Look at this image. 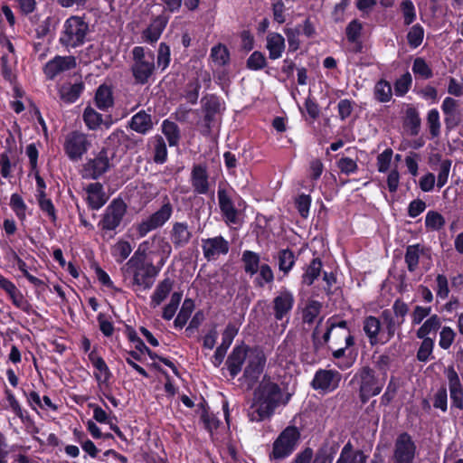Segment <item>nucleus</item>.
<instances>
[{"label":"nucleus","instance_id":"1","mask_svg":"<svg viewBox=\"0 0 463 463\" xmlns=\"http://www.w3.org/2000/svg\"><path fill=\"white\" fill-rule=\"evenodd\" d=\"M254 395V402L249 411V417L252 421H260L270 417L280 403L286 404L290 399L289 393L283 399L279 386L271 382H262Z\"/></svg>","mask_w":463,"mask_h":463},{"label":"nucleus","instance_id":"2","mask_svg":"<svg viewBox=\"0 0 463 463\" xmlns=\"http://www.w3.org/2000/svg\"><path fill=\"white\" fill-rule=\"evenodd\" d=\"M120 270L124 281H129L133 287L147 290L154 285L160 268L146 261L145 251L138 249Z\"/></svg>","mask_w":463,"mask_h":463},{"label":"nucleus","instance_id":"3","mask_svg":"<svg viewBox=\"0 0 463 463\" xmlns=\"http://www.w3.org/2000/svg\"><path fill=\"white\" fill-rule=\"evenodd\" d=\"M89 33V24L84 17L71 15L62 25L59 43L67 50L74 49L84 44Z\"/></svg>","mask_w":463,"mask_h":463},{"label":"nucleus","instance_id":"4","mask_svg":"<svg viewBox=\"0 0 463 463\" xmlns=\"http://www.w3.org/2000/svg\"><path fill=\"white\" fill-rule=\"evenodd\" d=\"M132 56L131 71L135 82L145 85L149 81L156 69L154 54L146 55L143 47L136 46L132 50Z\"/></svg>","mask_w":463,"mask_h":463},{"label":"nucleus","instance_id":"5","mask_svg":"<svg viewBox=\"0 0 463 463\" xmlns=\"http://www.w3.org/2000/svg\"><path fill=\"white\" fill-rule=\"evenodd\" d=\"M359 384V398L362 403H366L373 396L378 395L385 383L383 378L375 375L374 370L369 366L362 367L355 374Z\"/></svg>","mask_w":463,"mask_h":463},{"label":"nucleus","instance_id":"6","mask_svg":"<svg viewBox=\"0 0 463 463\" xmlns=\"http://www.w3.org/2000/svg\"><path fill=\"white\" fill-rule=\"evenodd\" d=\"M90 146L91 142L87 134L74 130L66 135L63 149L71 161L77 162L81 160Z\"/></svg>","mask_w":463,"mask_h":463},{"label":"nucleus","instance_id":"7","mask_svg":"<svg viewBox=\"0 0 463 463\" xmlns=\"http://www.w3.org/2000/svg\"><path fill=\"white\" fill-rule=\"evenodd\" d=\"M299 436L297 427H287L274 441L270 458L281 459L290 455L297 446Z\"/></svg>","mask_w":463,"mask_h":463},{"label":"nucleus","instance_id":"8","mask_svg":"<svg viewBox=\"0 0 463 463\" xmlns=\"http://www.w3.org/2000/svg\"><path fill=\"white\" fill-rule=\"evenodd\" d=\"M173 205L165 198L162 206L154 213L144 219L137 227L140 237L146 236L148 232L162 227L172 216Z\"/></svg>","mask_w":463,"mask_h":463},{"label":"nucleus","instance_id":"9","mask_svg":"<svg viewBox=\"0 0 463 463\" xmlns=\"http://www.w3.org/2000/svg\"><path fill=\"white\" fill-rule=\"evenodd\" d=\"M336 329L333 332L332 345L336 347L333 352V356L339 359L345 356V350L354 345V337L351 334L345 320L335 321Z\"/></svg>","mask_w":463,"mask_h":463},{"label":"nucleus","instance_id":"10","mask_svg":"<svg viewBox=\"0 0 463 463\" xmlns=\"http://www.w3.org/2000/svg\"><path fill=\"white\" fill-rule=\"evenodd\" d=\"M110 163L108 156V150L102 148L98 155L89 159L82 166V177L85 179L97 180L109 171Z\"/></svg>","mask_w":463,"mask_h":463},{"label":"nucleus","instance_id":"11","mask_svg":"<svg viewBox=\"0 0 463 463\" xmlns=\"http://www.w3.org/2000/svg\"><path fill=\"white\" fill-rule=\"evenodd\" d=\"M416 445L407 432L401 433L394 443L393 459L395 463H413Z\"/></svg>","mask_w":463,"mask_h":463},{"label":"nucleus","instance_id":"12","mask_svg":"<svg viewBox=\"0 0 463 463\" xmlns=\"http://www.w3.org/2000/svg\"><path fill=\"white\" fill-rule=\"evenodd\" d=\"M126 212L127 204L121 199L113 200L106 208L105 213L99 222V226L106 231L115 230L121 223Z\"/></svg>","mask_w":463,"mask_h":463},{"label":"nucleus","instance_id":"13","mask_svg":"<svg viewBox=\"0 0 463 463\" xmlns=\"http://www.w3.org/2000/svg\"><path fill=\"white\" fill-rule=\"evenodd\" d=\"M76 66L77 61L74 56L57 55L44 65L43 72L49 80H53L56 76L75 69Z\"/></svg>","mask_w":463,"mask_h":463},{"label":"nucleus","instance_id":"14","mask_svg":"<svg viewBox=\"0 0 463 463\" xmlns=\"http://www.w3.org/2000/svg\"><path fill=\"white\" fill-rule=\"evenodd\" d=\"M217 195L219 207L225 223L228 225L238 224L240 222L239 211L228 192L224 188L219 187Z\"/></svg>","mask_w":463,"mask_h":463},{"label":"nucleus","instance_id":"15","mask_svg":"<svg viewBox=\"0 0 463 463\" xmlns=\"http://www.w3.org/2000/svg\"><path fill=\"white\" fill-rule=\"evenodd\" d=\"M340 373L332 370H318L311 383L315 390L331 392L337 388L340 382Z\"/></svg>","mask_w":463,"mask_h":463},{"label":"nucleus","instance_id":"16","mask_svg":"<svg viewBox=\"0 0 463 463\" xmlns=\"http://www.w3.org/2000/svg\"><path fill=\"white\" fill-rule=\"evenodd\" d=\"M294 301L293 294L289 290L282 288L272 301L275 318L281 320L288 315L293 308Z\"/></svg>","mask_w":463,"mask_h":463},{"label":"nucleus","instance_id":"17","mask_svg":"<svg viewBox=\"0 0 463 463\" xmlns=\"http://www.w3.org/2000/svg\"><path fill=\"white\" fill-rule=\"evenodd\" d=\"M203 251L206 260H216L221 254L229 251V242L222 236L203 240Z\"/></svg>","mask_w":463,"mask_h":463},{"label":"nucleus","instance_id":"18","mask_svg":"<svg viewBox=\"0 0 463 463\" xmlns=\"http://www.w3.org/2000/svg\"><path fill=\"white\" fill-rule=\"evenodd\" d=\"M0 288L9 295L14 305L17 307L28 314L33 310L32 305L24 298L13 282L0 277Z\"/></svg>","mask_w":463,"mask_h":463},{"label":"nucleus","instance_id":"19","mask_svg":"<svg viewBox=\"0 0 463 463\" xmlns=\"http://www.w3.org/2000/svg\"><path fill=\"white\" fill-rule=\"evenodd\" d=\"M447 377L452 405L463 410V388L457 372L452 367L449 368Z\"/></svg>","mask_w":463,"mask_h":463},{"label":"nucleus","instance_id":"20","mask_svg":"<svg viewBox=\"0 0 463 463\" xmlns=\"http://www.w3.org/2000/svg\"><path fill=\"white\" fill-rule=\"evenodd\" d=\"M209 176L207 170L202 165H194L191 172V184L194 192L198 194H206L209 191Z\"/></svg>","mask_w":463,"mask_h":463},{"label":"nucleus","instance_id":"21","mask_svg":"<svg viewBox=\"0 0 463 463\" xmlns=\"http://www.w3.org/2000/svg\"><path fill=\"white\" fill-rule=\"evenodd\" d=\"M128 127L140 135H146L153 129L154 123L150 114L140 110L132 116Z\"/></svg>","mask_w":463,"mask_h":463},{"label":"nucleus","instance_id":"22","mask_svg":"<svg viewBox=\"0 0 463 463\" xmlns=\"http://www.w3.org/2000/svg\"><path fill=\"white\" fill-rule=\"evenodd\" d=\"M192 232L186 222H176L170 232V239L175 248H181L189 243Z\"/></svg>","mask_w":463,"mask_h":463},{"label":"nucleus","instance_id":"23","mask_svg":"<svg viewBox=\"0 0 463 463\" xmlns=\"http://www.w3.org/2000/svg\"><path fill=\"white\" fill-rule=\"evenodd\" d=\"M236 334V328L232 325H228L222 334V343L217 347L213 357V364L215 367H218L222 363L226 352Z\"/></svg>","mask_w":463,"mask_h":463},{"label":"nucleus","instance_id":"24","mask_svg":"<svg viewBox=\"0 0 463 463\" xmlns=\"http://www.w3.org/2000/svg\"><path fill=\"white\" fill-rule=\"evenodd\" d=\"M246 357L247 348L242 345L236 346L228 356L226 365L232 377H235L241 372Z\"/></svg>","mask_w":463,"mask_h":463},{"label":"nucleus","instance_id":"25","mask_svg":"<svg viewBox=\"0 0 463 463\" xmlns=\"http://www.w3.org/2000/svg\"><path fill=\"white\" fill-rule=\"evenodd\" d=\"M264 364L265 358L262 354H257L253 356H250L243 376L252 383H255L261 374Z\"/></svg>","mask_w":463,"mask_h":463},{"label":"nucleus","instance_id":"26","mask_svg":"<svg viewBox=\"0 0 463 463\" xmlns=\"http://www.w3.org/2000/svg\"><path fill=\"white\" fill-rule=\"evenodd\" d=\"M269 51V57L271 60H276L281 57L285 50V39L278 33H270L267 36V45Z\"/></svg>","mask_w":463,"mask_h":463},{"label":"nucleus","instance_id":"27","mask_svg":"<svg viewBox=\"0 0 463 463\" xmlns=\"http://www.w3.org/2000/svg\"><path fill=\"white\" fill-rule=\"evenodd\" d=\"M166 26V20L162 16H157L153 22L149 24V26L143 32L142 37L147 42L154 43H156L161 36L164 29Z\"/></svg>","mask_w":463,"mask_h":463},{"label":"nucleus","instance_id":"28","mask_svg":"<svg viewBox=\"0 0 463 463\" xmlns=\"http://www.w3.org/2000/svg\"><path fill=\"white\" fill-rule=\"evenodd\" d=\"M363 330L369 339L371 345L379 343V333L381 330V320L373 316L366 317L363 322Z\"/></svg>","mask_w":463,"mask_h":463},{"label":"nucleus","instance_id":"29","mask_svg":"<svg viewBox=\"0 0 463 463\" xmlns=\"http://www.w3.org/2000/svg\"><path fill=\"white\" fill-rule=\"evenodd\" d=\"M86 191L88 193V201L92 209H99L104 205L106 200L103 196V186L100 183L90 184Z\"/></svg>","mask_w":463,"mask_h":463},{"label":"nucleus","instance_id":"30","mask_svg":"<svg viewBox=\"0 0 463 463\" xmlns=\"http://www.w3.org/2000/svg\"><path fill=\"white\" fill-rule=\"evenodd\" d=\"M148 144L153 146L154 162L160 165L164 164L167 159V148L163 137L156 135L149 140Z\"/></svg>","mask_w":463,"mask_h":463},{"label":"nucleus","instance_id":"31","mask_svg":"<svg viewBox=\"0 0 463 463\" xmlns=\"http://www.w3.org/2000/svg\"><path fill=\"white\" fill-rule=\"evenodd\" d=\"M173 285L174 281L169 278H165L156 286L151 297V303L154 307L160 305L166 298L172 290Z\"/></svg>","mask_w":463,"mask_h":463},{"label":"nucleus","instance_id":"32","mask_svg":"<svg viewBox=\"0 0 463 463\" xmlns=\"http://www.w3.org/2000/svg\"><path fill=\"white\" fill-rule=\"evenodd\" d=\"M366 456L363 451H352L350 443H347L342 449L336 463H365Z\"/></svg>","mask_w":463,"mask_h":463},{"label":"nucleus","instance_id":"33","mask_svg":"<svg viewBox=\"0 0 463 463\" xmlns=\"http://www.w3.org/2000/svg\"><path fill=\"white\" fill-rule=\"evenodd\" d=\"M90 360L93 366L99 371V373H95L96 380L99 383H107L111 377V373L103 358L91 353L90 354Z\"/></svg>","mask_w":463,"mask_h":463},{"label":"nucleus","instance_id":"34","mask_svg":"<svg viewBox=\"0 0 463 463\" xmlns=\"http://www.w3.org/2000/svg\"><path fill=\"white\" fill-rule=\"evenodd\" d=\"M441 326L440 317L434 314L430 316L417 330L416 335L418 338L429 337L430 333H436Z\"/></svg>","mask_w":463,"mask_h":463},{"label":"nucleus","instance_id":"35","mask_svg":"<svg viewBox=\"0 0 463 463\" xmlns=\"http://www.w3.org/2000/svg\"><path fill=\"white\" fill-rule=\"evenodd\" d=\"M162 132L165 136L170 146H175L180 141L179 127L173 121L165 119L162 123Z\"/></svg>","mask_w":463,"mask_h":463},{"label":"nucleus","instance_id":"36","mask_svg":"<svg viewBox=\"0 0 463 463\" xmlns=\"http://www.w3.org/2000/svg\"><path fill=\"white\" fill-rule=\"evenodd\" d=\"M241 260L244 263V270L250 276L256 274L260 268V257L258 253L251 250H245L242 253Z\"/></svg>","mask_w":463,"mask_h":463},{"label":"nucleus","instance_id":"37","mask_svg":"<svg viewBox=\"0 0 463 463\" xmlns=\"http://www.w3.org/2000/svg\"><path fill=\"white\" fill-rule=\"evenodd\" d=\"M95 101L99 109L104 110L110 108L113 105L111 90L106 85L99 86L96 92Z\"/></svg>","mask_w":463,"mask_h":463},{"label":"nucleus","instance_id":"38","mask_svg":"<svg viewBox=\"0 0 463 463\" xmlns=\"http://www.w3.org/2000/svg\"><path fill=\"white\" fill-rule=\"evenodd\" d=\"M422 248L420 244L409 245L406 248L404 259L410 272L415 271L418 268L420 254Z\"/></svg>","mask_w":463,"mask_h":463},{"label":"nucleus","instance_id":"39","mask_svg":"<svg viewBox=\"0 0 463 463\" xmlns=\"http://www.w3.org/2000/svg\"><path fill=\"white\" fill-rule=\"evenodd\" d=\"M322 262L318 258L313 259L302 276V282L307 286L314 283L321 273Z\"/></svg>","mask_w":463,"mask_h":463},{"label":"nucleus","instance_id":"40","mask_svg":"<svg viewBox=\"0 0 463 463\" xmlns=\"http://www.w3.org/2000/svg\"><path fill=\"white\" fill-rule=\"evenodd\" d=\"M83 90L82 83L63 85L60 90L61 99L65 102H74Z\"/></svg>","mask_w":463,"mask_h":463},{"label":"nucleus","instance_id":"41","mask_svg":"<svg viewBox=\"0 0 463 463\" xmlns=\"http://www.w3.org/2000/svg\"><path fill=\"white\" fill-rule=\"evenodd\" d=\"M381 318L383 319V323L385 326L387 334L386 340L384 341V343H386L393 337L396 329L402 325L403 320L401 322H396L392 314L388 309H385L382 312Z\"/></svg>","mask_w":463,"mask_h":463},{"label":"nucleus","instance_id":"42","mask_svg":"<svg viewBox=\"0 0 463 463\" xmlns=\"http://www.w3.org/2000/svg\"><path fill=\"white\" fill-rule=\"evenodd\" d=\"M194 309V303L191 298L184 299L182 307L175 319V326L182 328L187 323Z\"/></svg>","mask_w":463,"mask_h":463},{"label":"nucleus","instance_id":"43","mask_svg":"<svg viewBox=\"0 0 463 463\" xmlns=\"http://www.w3.org/2000/svg\"><path fill=\"white\" fill-rule=\"evenodd\" d=\"M5 142L8 145V149L0 155V171L2 176L7 178L10 176L11 172V163L8 154L12 152V145H14V137L10 134Z\"/></svg>","mask_w":463,"mask_h":463},{"label":"nucleus","instance_id":"44","mask_svg":"<svg viewBox=\"0 0 463 463\" xmlns=\"http://www.w3.org/2000/svg\"><path fill=\"white\" fill-rule=\"evenodd\" d=\"M83 120L90 130H96L103 121L102 115L90 107L84 109Z\"/></svg>","mask_w":463,"mask_h":463},{"label":"nucleus","instance_id":"45","mask_svg":"<svg viewBox=\"0 0 463 463\" xmlns=\"http://www.w3.org/2000/svg\"><path fill=\"white\" fill-rule=\"evenodd\" d=\"M374 95L378 101L387 102L392 98L391 84L383 80L378 81L374 87Z\"/></svg>","mask_w":463,"mask_h":463},{"label":"nucleus","instance_id":"46","mask_svg":"<svg viewBox=\"0 0 463 463\" xmlns=\"http://www.w3.org/2000/svg\"><path fill=\"white\" fill-rule=\"evenodd\" d=\"M295 263L294 253L288 250H282L279 252V269L287 274Z\"/></svg>","mask_w":463,"mask_h":463},{"label":"nucleus","instance_id":"47","mask_svg":"<svg viewBox=\"0 0 463 463\" xmlns=\"http://www.w3.org/2000/svg\"><path fill=\"white\" fill-rule=\"evenodd\" d=\"M322 304L317 300L310 301L303 311L304 323L312 324L320 314Z\"/></svg>","mask_w":463,"mask_h":463},{"label":"nucleus","instance_id":"48","mask_svg":"<svg viewBox=\"0 0 463 463\" xmlns=\"http://www.w3.org/2000/svg\"><path fill=\"white\" fill-rule=\"evenodd\" d=\"M424 37V29L420 24H414L407 33L408 43L411 48L419 47Z\"/></svg>","mask_w":463,"mask_h":463},{"label":"nucleus","instance_id":"49","mask_svg":"<svg viewBox=\"0 0 463 463\" xmlns=\"http://www.w3.org/2000/svg\"><path fill=\"white\" fill-rule=\"evenodd\" d=\"M422 342L417 352V359L420 362H427L434 348V340L430 337H421Z\"/></svg>","mask_w":463,"mask_h":463},{"label":"nucleus","instance_id":"50","mask_svg":"<svg viewBox=\"0 0 463 463\" xmlns=\"http://www.w3.org/2000/svg\"><path fill=\"white\" fill-rule=\"evenodd\" d=\"M405 122L411 129V134L412 136L418 135L420 128V118L416 109H407Z\"/></svg>","mask_w":463,"mask_h":463},{"label":"nucleus","instance_id":"51","mask_svg":"<svg viewBox=\"0 0 463 463\" xmlns=\"http://www.w3.org/2000/svg\"><path fill=\"white\" fill-rule=\"evenodd\" d=\"M183 294L181 292H174L171 296L170 302L165 307L163 311V318L165 320H171L180 304Z\"/></svg>","mask_w":463,"mask_h":463},{"label":"nucleus","instance_id":"52","mask_svg":"<svg viewBox=\"0 0 463 463\" xmlns=\"http://www.w3.org/2000/svg\"><path fill=\"white\" fill-rule=\"evenodd\" d=\"M363 24L357 20H352L345 28V34L348 42H356L361 38Z\"/></svg>","mask_w":463,"mask_h":463},{"label":"nucleus","instance_id":"53","mask_svg":"<svg viewBox=\"0 0 463 463\" xmlns=\"http://www.w3.org/2000/svg\"><path fill=\"white\" fill-rule=\"evenodd\" d=\"M267 66L264 54L259 51L253 52L247 60V67L252 71H259Z\"/></svg>","mask_w":463,"mask_h":463},{"label":"nucleus","instance_id":"54","mask_svg":"<svg viewBox=\"0 0 463 463\" xmlns=\"http://www.w3.org/2000/svg\"><path fill=\"white\" fill-rule=\"evenodd\" d=\"M412 71L414 74L420 76L423 79H430L433 73L430 66L427 64L424 59L416 58L413 61Z\"/></svg>","mask_w":463,"mask_h":463},{"label":"nucleus","instance_id":"55","mask_svg":"<svg viewBox=\"0 0 463 463\" xmlns=\"http://www.w3.org/2000/svg\"><path fill=\"white\" fill-rule=\"evenodd\" d=\"M132 251V248L129 242L121 241H118L112 250L113 256L116 258L118 262H122L126 260Z\"/></svg>","mask_w":463,"mask_h":463},{"label":"nucleus","instance_id":"56","mask_svg":"<svg viewBox=\"0 0 463 463\" xmlns=\"http://www.w3.org/2000/svg\"><path fill=\"white\" fill-rule=\"evenodd\" d=\"M170 47L165 43H161L157 50V66L163 71L165 70L170 63Z\"/></svg>","mask_w":463,"mask_h":463},{"label":"nucleus","instance_id":"57","mask_svg":"<svg viewBox=\"0 0 463 463\" xmlns=\"http://www.w3.org/2000/svg\"><path fill=\"white\" fill-rule=\"evenodd\" d=\"M427 124L430 128V132L432 137H436L440 132L439 114L435 109H431L428 113Z\"/></svg>","mask_w":463,"mask_h":463},{"label":"nucleus","instance_id":"58","mask_svg":"<svg viewBox=\"0 0 463 463\" xmlns=\"http://www.w3.org/2000/svg\"><path fill=\"white\" fill-rule=\"evenodd\" d=\"M332 449L327 446H323L317 449L316 454H313L311 463H332L334 455Z\"/></svg>","mask_w":463,"mask_h":463},{"label":"nucleus","instance_id":"59","mask_svg":"<svg viewBox=\"0 0 463 463\" xmlns=\"http://www.w3.org/2000/svg\"><path fill=\"white\" fill-rule=\"evenodd\" d=\"M425 224L432 230H439L445 224L444 217L435 211H430L425 218Z\"/></svg>","mask_w":463,"mask_h":463},{"label":"nucleus","instance_id":"60","mask_svg":"<svg viewBox=\"0 0 463 463\" xmlns=\"http://www.w3.org/2000/svg\"><path fill=\"white\" fill-rule=\"evenodd\" d=\"M456 336V333L449 326L442 327L439 332V345L442 349H449L452 343L454 342Z\"/></svg>","mask_w":463,"mask_h":463},{"label":"nucleus","instance_id":"61","mask_svg":"<svg viewBox=\"0 0 463 463\" xmlns=\"http://www.w3.org/2000/svg\"><path fill=\"white\" fill-rule=\"evenodd\" d=\"M401 10L404 18V24L410 25L416 18L415 7L411 0H403L401 4Z\"/></svg>","mask_w":463,"mask_h":463},{"label":"nucleus","instance_id":"62","mask_svg":"<svg viewBox=\"0 0 463 463\" xmlns=\"http://www.w3.org/2000/svg\"><path fill=\"white\" fill-rule=\"evenodd\" d=\"M451 167V160L445 159L440 161L439 173H438V181L437 186L439 188L443 187L449 179V175Z\"/></svg>","mask_w":463,"mask_h":463},{"label":"nucleus","instance_id":"63","mask_svg":"<svg viewBox=\"0 0 463 463\" xmlns=\"http://www.w3.org/2000/svg\"><path fill=\"white\" fill-rule=\"evenodd\" d=\"M259 270L260 277L255 279L258 287L262 288L264 283H271L274 280L273 271L268 264L260 266Z\"/></svg>","mask_w":463,"mask_h":463},{"label":"nucleus","instance_id":"64","mask_svg":"<svg viewBox=\"0 0 463 463\" xmlns=\"http://www.w3.org/2000/svg\"><path fill=\"white\" fill-rule=\"evenodd\" d=\"M433 407L441 410L443 412L448 409V393L445 387L439 388L434 394Z\"/></svg>","mask_w":463,"mask_h":463}]
</instances>
